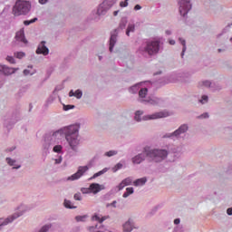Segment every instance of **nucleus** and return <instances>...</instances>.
Wrapping results in <instances>:
<instances>
[{
  "instance_id": "1",
  "label": "nucleus",
  "mask_w": 232,
  "mask_h": 232,
  "mask_svg": "<svg viewBox=\"0 0 232 232\" xmlns=\"http://www.w3.org/2000/svg\"><path fill=\"white\" fill-rule=\"evenodd\" d=\"M81 125L74 124L60 129L56 131L47 132L44 135V142L43 144L44 150H50V146L55 144V140L58 135H64L65 139L72 150V151H77V146H79V130Z\"/></svg>"
},
{
  "instance_id": "2",
  "label": "nucleus",
  "mask_w": 232,
  "mask_h": 232,
  "mask_svg": "<svg viewBox=\"0 0 232 232\" xmlns=\"http://www.w3.org/2000/svg\"><path fill=\"white\" fill-rule=\"evenodd\" d=\"M168 155H169V151L166 149H153L150 146H145L141 153L132 158V163L141 164V162L147 160L155 164H160V162L168 159Z\"/></svg>"
},
{
  "instance_id": "3",
  "label": "nucleus",
  "mask_w": 232,
  "mask_h": 232,
  "mask_svg": "<svg viewBox=\"0 0 232 232\" xmlns=\"http://www.w3.org/2000/svg\"><path fill=\"white\" fill-rule=\"evenodd\" d=\"M162 48V43L160 40H148L144 42L141 46L139 48L140 53L145 57H152V55H157Z\"/></svg>"
},
{
  "instance_id": "4",
  "label": "nucleus",
  "mask_w": 232,
  "mask_h": 232,
  "mask_svg": "<svg viewBox=\"0 0 232 232\" xmlns=\"http://www.w3.org/2000/svg\"><path fill=\"white\" fill-rule=\"evenodd\" d=\"M128 24V17H122L120 21L118 28L114 29L111 32L110 44H109V51L113 52V48H115V44H117V37L119 35V32L125 30L126 25Z\"/></svg>"
},
{
  "instance_id": "5",
  "label": "nucleus",
  "mask_w": 232,
  "mask_h": 232,
  "mask_svg": "<svg viewBox=\"0 0 232 232\" xmlns=\"http://www.w3.org/2000/svg\"><path fill=\"white\" fill-rule=\"evenodd\" d=\"M141 115H144L143 111H137L135 112L134 120L136 121V122H140L141 121H153L155 119H164L169 116L168 112L164 111L155 112L152 115H145L140 118Z\"/></svg>"
},
{
  "instance_id": "6",
  "label": "nucleus",
  "mask_w": 232,
  "mask_h": 232,
  "mask_svg": "<svg viewBox=\"0 0 232 232\" xmlns=\"http://www.w3.org/2000/svg\"><path fill=\"white\" fill-rule=\"evenodd\" d=\"M32 5L28 1L18 0L13 7L14 15H26Z\"/></svg>"
},
{
  "instance_id": "7",
  "label": "nucleus",
  "mask_w": 232,
  "mask_h": 232,
  "mask_svg": "<svg viewBox=\"0 0 232 232\" xmlns=\"http://www.w3.org/2000/svg\"><path fill=\"white\" fill-rule=\"evenodd\" d=\"M188 130H189V126H188V124L184 123L182 125H180L179 127L178 130H176L175 131L171 132V133H166L163 136V139H180L181 135H184V133L188 132Z\"/></svg>"
},
{
  "instance_id": "8",
  "label": "nucleus",
  "mask_w": 232,
  "mask_h": 232,
  "mask_svg": "<svg viewBox=\"0 0 232 232\" xmlns=\"http://www.w3.org/2000/svg\"><path fill=\"white\" fill-rule=\"evenodd\" d=\"M179 12L182 17H188V14L192 8L191 0H179Z\"/></svg>"
},
{
  "instance_id": "9",
  "label": "nucleus",
  "mask_w": 232,
  "mask_h": 232,
  "mask_svg": "<svg viewBox=\"0 0 232 232\" xmlns=\"http://www.w3.org/2000/svg\"><path fill=\"white\" fill-rule=\"evenodd\" d=\"M113 5H115V0H104L98 6L96 14H98V16L106 15V14L108 13V10H110V8L113 6Z\"/></svg>"
},
{
  "instance_id": "10",
  "label": "nucleus",
  "mask_w": 232,
  "mask_h": 232,
  "mask_svg": "<svg viewBox=\"0 0 232 232\" xmlns=\"http://www.w3.org/2000/svg\"><path fill=\"white\" fill-rule=\"evenodd\" d=\"M19 217H23V212H16L5 219H0V231L1 229H3V227H5V226H7V224L14 222V220L19 218Z\"/></svg>"
},
{
  "instance_id": "11",
  "label": "nucleus",
  "mask_w": 232,
  "mask_h": 232,
  "mask_svg": "<svg viewBox=\"0 0 232 232\" xmlns=\"http://www.w3.org/2000/svg\"><path fill=\"white\" fill-rule=\"evenodd\" d=\"M88 169H90V167L88 166H80L78 168V170L76 173L72 174L71 177L68 178V180H77L79 179H81L82 177V175H84V173H86V171H88Z\"/></svg>"
},
{
  "instance_id": "12",
  "label": "nucleus",
  "mask_w": 232,
  "mask_h": 232,
  "mask_svg": "<svg viewBox=\"0 0 232 232\" xmlns=\"http://www.w3.org/2000/svg\"><path fill=\"white\" fill-rule=\"evenodd\" d=\"M140 102H141V104H151V106H159V104H162L164 101L158 97L149 96L147 100H140Z\"/></svg>"
},
{
  "instance_id": "13",
  "label": "nucleus",
  "mask_w": 232,
  "mask_h": 232,
  "mask_svg": "<svg viewBox=\"0 0 232 232\" xmlns=\"http://www.w3.org/2000/svg\"><path fill=\"white\" fill-rule=\"evenodd\" d=\"M37 55H48L50 53V49L46 46V41H42L35 51Z\"/></svg>"
},
{
  "instance_id": "14",
  "label": "nucleus",
  "mask_w": 232,
  "mask_h": 232,
  "mask_svg": "<svg viewBox=\"0 0 232 232\" xmlns=\"http://www.w3.org/2000/svg\"><path fill=\"white\" fill-rule=\"evenodd\" d=\"M122 227L124 232H131L133 229H137V227H135V222H133L131 218L128 219V221L123 224Z\"/></svg>"
},
{
  "instance_id": "15",
  "label": "nucleus",
  "mask_w": 232,
  "mask_h": 232,
  "mask_svg": "<svg viewBox=\"0 0 232 232\" xmlns=\"http://www.w3.org/2000/svg\"><path fill=\"white\" fill-rule=\"evenodd\" d=\"M14 39L20 43H24V44H28V40L24 37V29L16 32Z\"/></svg>"
},
{
  "instance_id": "16",
  "label": "nucleus",
  "mask_w": 232,
  "mask_h": 232,
  "mask_svg": "<svg viewBox=\"0 0 232 232\" xmlns=\"http://www.w3.org/2000/svg\"><path fill=\"white\" fill-rule=\"evenodd\" d=\"M90 188H91V193H93V195H97V193L104 189V185H101L99 183H92L90 185Z\"/></svg>"
},
{
  "instance_id": "17",
  "label": "nucleus",
  "mask_w": 232,
  "mask_h": 232,
  "mask_svg": "<svg viewBox=\"0 0 232 232\" xmlns=\"http://www.w3.org/2000/svg\"><path fill=\"white\" fill-rule=\"evenodd\" d=\"M17 121H19V116L17 114H15L14 119L11 121H5L4 123V126L5 128H7V130H12L14 124H15V122H17Z\"/></svg>"
},
{
  "instance_id": "18",
  "label": "nucleus",
  "mask_w": 232,
  "mask_h": 232,
  "mask_svg": "<svg viewBox=\"0 0 232 232\" xmlns=\"http://www.w3.org/2000/svg\"><path fill=\"white\" fill-rule=\"evenodd\" d=\"M148 95V88H141L140 91H139V102H140V101H147L148 99H146V96Z\"/></svg>"
},
{
  "instance_id": "19",
  "label": "nucleus",
  "mask_w": 232,
  "mask_h": 232,
  "mask_svg": "<svg viewBox=\"0 0 232 232\" xmlns=\"http://www.w3.org/2000/svg\"><path fill=\"white\" fill-rule=\"evenodd\" d=\"M5 161L8 164V166H13V169H19L21 168V165L15 164L17 160H12V158H6Z\"/></svg>"
},
{
  "instance_id": "20",
  "label": "nucleus",
  "mask_w": 232,
  "mask_h": 232,
  "mask_svg": "<svg viewBox=\"0 0 232 232\" xmlns=\"http://www.w3.org/2000/svg\"><path fill=\"white\" fill-rule=\"evenodd\" d=\"M108 218H110V216H104V217L101 218L97 214H94L92 217V220H95L96 222H99V224H102V222H104V220H108Z\"/></svg>"
},
{
  "instance_id": "21",
  "label": "nucleus",
  "mask_w": 232,
  "mask_h": 232,
  "mask_svg": "<svg viewBox=\"0 0 232 232\" xmlns=\"http://www.w3.org/2000/svg\"><path fill=\"white\" fill-rule=\"evenodd\" d=\"M17 70H19V68H11L8 67L6 65H5L4 67V75H12V73H15V72H17Z\"/></svg>"
},
{
  "instance_id": "22",
  "label": "nucleus",
  "mask_w": 232,
  "mask_h": 232,
  "mask_svg": "<svg viewBox=\"0 0 232 232\" xmlns=\"http://www.w3.org/2000/svg\"><path fill=\"white\" fill-rule=\"evenodd\" d=\"M146 182H148V179L140 178V179H136L133 182V184H134V186L139 187V186H144V184H146Z\"/></svg>"
},
{
  "instance_id": "23",
  "label": "nucleus",
  "mask_w": 232,
  "mask_h": 232,
  "mask_svg": "<svg viewBox=\"0 0 232 232\" xmlns=\"http://www.w3.org/2000/svg\"><path fill=\"white\" fill-rule=\"evenodd\" d=\"M108 168H104L102 170H100L99 172L95 173L92 177L89 179V180H93V179H97V177H101V175H104L108 171Z\"/></svg>"
},
{
  "instance_id": "24",
  "label": "nucleus",
  "mask_w": 232,
  "mask_h": 232,
  "mask_svg": "<svg viewBox=\"0 0 232 232\" xmlns=\"http://www.w3.org/2000/svg\"><path fill=\"white\" fill-rule=\"evenodd\" d=\"M179 41L180 43V44H182V52H181V58H184V53H186V50H187V47H186V40L183 39V38H179Z\"/></svg>"
},
{
  "instance_id": "25",
  "label": "nucleus",
  "mask_w": 232,
  "mask_h": 232,
  "mask_svg": "<svg viewBox=\"0 0 232 232\" xmlns=\"http://www.w3.org/2000/svg\"><path fill=\"white\" fill-rule=\"evenodd\" d=\"M135 32V24H129L127 30H126V35L130 37V34Z\"/></svg>"
},
{
  "instance_id": "26",
  "label": "nucleus",
  "mask_w": 232,
  "mask_h": 232,
  "mask_svg": "<svg viewBox=\"0 0 232 232\" xmlns=\"http://www.w3.org/2000/svg\"><path fill=\"white\" fill-rule=\"evenodd\" d=\"M133 193L134 189L132 187L127 188L126 191L123 193V198H128V197H130V195H133Z\"/></svg>"
},
{
  "instance_id": "27",
  "label": "nucleus",
  "mask_w": 232,
  "mask_h": 232,
  "mask_svg": "<svg viewBox=\"0 0 232 232\" xmlns=\"http://www.w3.org/2000/svg\"><path fill=\"white\" fill-rule=\"evenodd\" d=\"M139 88H140V83L130 87L129 92L130 93H137V92H139Z\"/></svg>"
},
{
  "instance_id": "28",
  "label": "nucleus",
  "mask_w": 232,
  "mask_h": 232,
  "mask_svg": "<svg viewBox=\"0 0 232 232\" xmlns=\"http://www.w3.org/2000/svg\"><path fill=\"white\" fill-rule=\"evenodd\" d=\"M64 208H66L67 209H75V208L77 207H74L72 205V201L68 200V199H64Z\"/></svg>"
},
{
  "instance_id": "29",
  "label": "nucleus",
  "mask_w": 232,
  "mask_h": 232,
  "mask_svg": "<svg viewBox=\"0 0 232 232\" xmlns=\"http://www.w3.org/2000/svg\"><path fill=\"white\" fill-rule=\"evenodd\" d=\"M122 163H117L113 168H112V172L117 173L119 169H122Z\"/></svg>"
},
{
  "instance_id": "30",
  "label": "nucleus",
  "mask_w": 232,
  "mask_h": 232,
  "mask_svg": "<svg viewBox=\"0 0 232 232\" xmlns=\"http://www.w3.org/2000/svg\"><path fill=\"white\" fill-rule=\"evenodd\" d=\"M53 151H54V153H61L63 151V146L55 145L53 149Z\"/></svg>"
},
{
  "instance_id": "31",
  "label": "nucleus",
  "mask_w": 232,
  "mask_h": 232,
  "mask_svg": "<svg viewBox=\"0 0 232 232\" xmlns=\"http://www.w3.org/2000/svg\"><path fill=\"white\" fill-rule=\"evenodd\" d=\"M121 182H123L125 186H130L131 185V182H133V179H131V178L129 177L124 179Z\"/></svg>"
},
{
  "instance_id": "32",
  "label": "nucleus",
  "mask_w": 232,
  "mask_h": 232,
  "mask_svg": "<svg viewBox=\"0 0 232 232\" xmlns=\"http://www.w3.org/2000/svg\"><path fill=\"white\" fill-rule=\"evenodd\" d=\"M81 191H82V193L83 195H88V194L92 193L91 187H89V188H82Z\"/></svg>"
},
{
  "instance_id": "33",
  "label": "nucleus",
  "mask_w": 232,
  "mask_h": 232,
  "mask_svg": "<svg viewBox=\"0 0 232 232\" xmlns=\"http://www.w3.org/2000/svg\"><path fill=\"white\" fill-rule=\"evenodd\" d=\"M117 150H110L105 152V157H113L115 155H117Z\"/></svg>"
},
{
  "instance_id": "34",
  "label": "nucleus",
  "mask_w": 232,
  "mask_h": 232,
  "mask_svg": "<svg viewBox=\"0 0 232 232\" xmlns=\"http://www.w3.org/2000/svg\"><path fill=\"white\" fill-rule=\"evenodd\" d=\"M15 58L16 59H23V57H24V55H26V53H23V52H17L14 53Z\"/></svg>"
},
{
  "instance_id": "35",
  "label": "nucleus",
  "mask_w": 232,
  "mask_h": 232,
  "mask_svg": "<svg viewBox=\"0 0 232 232\" xmlns=\"http://www.w3.org/2000/svg\"><path fill=\"white\" fill-rule=\"evenodd\" d=\"M74 97H76V99H81L82 97V91L81 90H76L74 92Z\"/></svg>"
},
{
  "instance_id": "36",
  "label": "nucleus",
  "mask_w": 232,
  "mask_h": 232,
  "mask_svg": "<svg viewBox=\"0 0 232 232\" xmlns=\"http://www.w3.org/2000/svg\"><path fill=\"white\" fill-rule=\"evenodd\" d=\"M208 101H209V97H208V95H203L201 97V100L199 101V102H201V104H206V102H208Z\"/></svg>"
},
{
  "instance_id": "37",
  "label": "nucleus",
  "mask_w": 232,
  "mask_h": 232,
  "mask_svg": "<svg viewBox=\"0 0 232 232\" xmlns=\"http://www.w3.org/2000/svg\"><path fill=\"white\" fill-rule=\"evenodd\" d=\"M87 218V216H76L75 220L77 222H84V219Z\"/></svg>"
},
{
  "instance_id": "38",
  "label": "nucleus",
  "mask_w": 232,
  "mask_h": 232,
  "mask_svg": "<svg viewBox=\"0 0 232 232\" xmlns=\"http://www.w3.org/2000/svg\"><path fill=\"white\" fill-rule=\"evenodd\" d=\"M74 108H75V105H64L63 104L64 111H68L69 110H73Z\"/></svg>"
},
{
  "instance_id": "39",
  "label": "nucleus",
  "mask_w": 232,
  "mask_h": 232,
  "mask_svg": "<svg viewBox=\"0 0 232 232\" xmlns=\"http://www.w3.org/2000/svg\"><path fill=\"white\" fill-rule=\"evenodd\" d=\"M125 186H126V185L121 181V182L116 187L117 191H121V190L124 189V187H125Z\"/></svg>"
},
{
  "instance_id": "40",
  "label": "nucleus",
  "mask_w": 232,
  "mask_h": 232,
  "mask_svg": "<svg viewBox=\"0 0 232 232\" xmlns=\"http://www.w3.org/2000/svg\"><path fill=\"white\" fill-rule=\"evenodd\" d=\"M198 119H209V113L204 112L203 114L198 116Z\"/></svg>"
},
{
  "instance_id": "41",
  "label": "nucleus",
  "mask_w": 232,
  "mask_h": 232,
  "mask_svg": "<svg viewBox=\"0 0 232 232\" xmlns=\"http://www.w3.org/2000/svg\"><path fill=\"white\" fill-rule=\"evenodd\" d=\"M73 198L74 200H82V198L81 197V192H77L76 194H74Z\"/></svg>"
},
{
  "instance_id": "42",
  "label": "nucleus",
  "mask_w": 232,
  "mask_h": 232,
  "mask_svg": "<svg viewBox=\"0 0 232 232\" xmlns=\"http://www.w3.org/2000/svg\"><path fill=\"white\" fill-rule=\"evenodd\" d=\"M202 84L206 87V88H211V82L206 80L202 82Z\"/></svg>"
},
{
  "instance_id": "43",
  "label": "nucleus",
  "mask_w": 232,
  "mask_h": 232,
  "mask_svg": "<svg viewBox=\"0 0 232 232\" xmlns=\"http://www.w3.org/2000/svg\"><path fill=\"white\" fill-rule=\"evenodd\" d=\"M6 61H8V63H10L11 64H15V59L12 56H7Z\"/></svg>"
},
{
  "instance_id": "44",
  "label": "nucleus",
  "mask_w": 232,
  "mask_h": 232,
  "mask_svg": "<svg viewBox=\"0 0 232 232\" xmlns=\"http://www.w3.org/2000/svg\"><path fill=\"white\" fill-rule=\"evenodd\" d=\"M130 0H125L124 2H121L120 3V6L121 7V8H126V6H128V2H129Z\"/></svg>"
},
{
  "instance_id": "45",
  "label": "nucleus",
  "mask_w": 232,
  "mask_h": 232,
  "mask_svg": "<svg viewBox=\"0 0 232 232\" xmlns=\"http://www.w3.org/2000/svg\"><path fill=\"white\" fill-rule=\"evenodd\" d=\"M64 88V85H57L54 88L53 93H55V92H61V90H63Z\"/></svg>"
},
{
  "instance_id": "46",
  "label": "nucleus",
  "mask_w": 232,
  "mask_h": 232,
  "mask_svg": "<svg viewBox=\"0 0 232 232\" xmlns=\"http://www.w3.org/2000/svg\"><path fill=\"white\" fill-rule=\"evenodd\" d=\"M94 229H101V227H99V225H95L94 226H92V227H89V231H93Z\"/></svg>"
},
{
  "instance_id": "47",
  "label": "nucleus",
  "mask_w": 232,
  "mask_h": 232,
  "mask_svg": "<svg viewBox=\"0 0 232 232\" xmlns=\"http://www.w3.org/2000/svg\"><path fill=\"white\" fill-rule=\"evenodd\" d=\"M117 201L116 200H114V201H112L111 204H107V208H110V206H112V208H117Z\"/></svg>"
},
{
  "instance_id": "48",
  "label": "nucleus",
  "mask_w": 232,
  "mask_h": 232,
  "mask_svg": "<svg viewBox=\"0 0 232 232\" xmlns=\"http://www.w3.org/2000/svg\"><path fill=\"white\" fill-rule=\"evenodd\" d=\"M24 75H34V73H31L30 70L24 69Z\"/></svg>"
},
{
  "instance_id": "49",
  "label": "nucleus",
  "mask_w": 232,
  "mask_h": 232,
  "mask_svg": "<svg viewBox=\"0 0 232 232\" xmlns=\"http://www.w3.org/2000/svg\"><path fill=\"white\" fill-rule=\"evenodd\" d=\"M24 26H30V24H32V21L31 20H25V21H24Z\"/></svg>"
},
{
  "instance_id": "50",
  "label": "nucleus",
  "mask_w": 232,
  "mask_h": 232,
  "mask_svg": "<svg viewBox=\"0 0 232 232\" xmlns=\"http://www.w3.org/2000/svg\"><path fill=\"white\" fill-rule=\"evenodd\" d=\"M14 150H15V147L8 148V149L5 150V151H6V153H8V152L14 151Z\"/></svg>"
},
{
  "instance_id": "51",
  "label": "nucleus",
  "mask_w": 232,
  "mask_h": 232,
  "mask_svg": "<svg viewBox=\"0 0 232 232\" xmlns=\"http://www.w3.org/2000/svg\"><path fill=\"white\" fill-rule=\"evenodd\" d=\"M61 162H63V158H58L55 160V164H61Z\"/></svg>"
},
{
  "instance_id": "52",
  "label": "nucleus",
  "mask_w": 232,
  "mask_h": 232,
  "mask_svg": "<svg viewBox=\"0 0 232 232\" xmlns=\"http://www.w3.org/2000/svg\"><path fill=\"white\" fill-rule=\"evenodd\" d=\"M142 9V6H140V5H136L135 6H134V10H141Z\"/></svg>"
},
{
  "instance_id": "53",
  "label": "nucleus",
  "mask_w": 232,
  "mask_h": 232,
  "mask_svg": "<svg viewBox=\"0 0 232 232\" xmlns=\"http://www.w3.org/2000/svg\"><path fill=\"white\" fill-rule=\"evenodd\" d=\"M49 0H38V2L40 3V5H46V3H48Z\"/></svg>"
},
{
  "instance_id": "54",
  "label": "nucleus",
  "mask_w": 232,
  "mask_h": 232,
  "mask_svg": "<svg viewBox=\"0 0 232 232\" xmlns=\"http://www.w3.org/2000/svg\"><path fill=\"white\" fill-rule=\"evenodd\" d=\"M174 224H175L176 226H179V224H180V218H176V219H174Z\"/></svg>"
},
{
  "instance_id": "55",
  "label": "nucleus",
  "mask_w": 232,
  "mask_h": 232,
  "mask_svg": "<svg viewBox=\"0 0 232 232\" xmlns=\"http://www.w3.org/2000/svg\"><path fill=\"white\" fill-rule=\"evenodd\" d=\"M69 97H75V92H73V90L70 91Z\"/></svg>"
},
{
  "instance_id": "56",
  "label": "nucleus",
  "mask_w": 232,
  "mask_h": 232,
  "mask_svg": "<svg viewBox=\"0 0 232 232\" xmlns=\"http://www.w3.org/2000/svg\"><path fill=\"white\" fill-rule=\"evenodd\" d=\"M227 214L231 216L232 215V208L227 209Z\"/></svg>"
},
{
  "instance_id": "57",
  "label": "nucleus",
  "mask_w": 232,
  "mask_h": 232,
  "mask_svg": "<svg viewBox=\"0 0 232 232\" xmlns=\"http://www.w3.org/2000/svg\"><path fill=\"white\" fill-rule=\"evenodd\" d=\"M5 65H0V72H5Z\"/></svg>"
},
{
  "instance_id": "58",
  "label": "nucleus",
  "mask_w": 232,
  "mask_h": 232,
  "mask_svg": "<svg viewBox=\"0 0 232 232\" xmlns=\"http://www.w3.org/2000/svg\"><path fill=\"white\" fill-rule=\"evenodd\" d=\"M113 15H114V17H117V15H119V10L114 11V12H113Z\"/></svg>"
},
{
  "instance_id": "59",
  "label": "nucleus",
  "mask_w": 232,
  "mask_h": 232,
  "mask_svg": "<svg viewBox=\"0 0 232 232\" xmlns=\"http://www.w3.org/2000/svg\"><path fill=\"white\" fill-rule=\"evenodd\" d=\"M37 21V17H34L33 19H31V24H33V23H35Z\"/></svg>"
},
{
  "instance_id": "60",
  "label": "nucleus",
  "mask_w": 232,
  "mask_h": 232,
  "mask_svg": "<svg viewBox=\"0 0 232 232\" xmlns=\"http://www.w3.org/2000/svg\"><path fill=\"white\" fill-rule=\"evenodd\" d=\"M34 108V105L32 103L29 104V112L32 111V109Z\"/></svg>"
},
{
  "instance_id": "61",
  "label": "nucleus",
  "mask_w": 232,
  "mask_h": 232,
  "mask_svg": "<svg viewBox=\"0 0 232 232\" xmlns=\"http://www.w3.org/2000/svg\"><path fill=\"white\" fill-rule=\"evenodd\" d=\"M169 44L174 45L175 44V40H170Z\"/></svg>"
},
{
  "instance_id": "62",
  "label": "nucleus",
  "mask_w": 232,
  "mask_h": 232,
  "mask_svg": "<svg viewBox=\"0 0 232 232\" xmlns=\"http://www.w3.org/2000/svg\"><path fill=\"white\" fill-rule=\"evenodd\" d=\"M166 34H167V35H171V31L167 30V31H166Z\"/></svg>"
},
{
  "instance_id": "63",
  "label": "nucleus",
  "mask_w": 232,
  "mask_h": 232,
  "mask_svg": "<svg viewBox=\"0 0 232 232\" xmlns=\"http://www.w3.org/2000/svg\"><path fill=\"white\" fill-rule=\"evenodd\" d=\"M160 73H162V71H160V72H154V75H160Z\"/></svg>"
},
{
  "instance_id": "64",
  "label": "nucleus",
  "mask_w": 232,
  "mask_h": 232,
  "mask_svg": "<svg viewBox=\"0 0 232 232\" xmlns=\"http://www.w3.org/2000/svg\"><path fill=\"white\" fill-rule=\"evenodd\" d=\"M218 53H221V52H224V49H218Z\"/></svg>"
}]
</instances>
